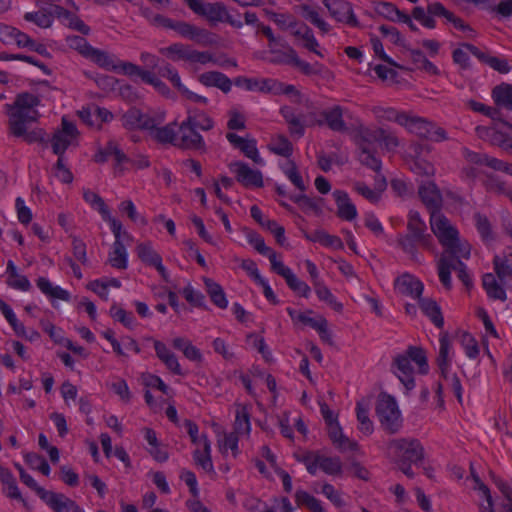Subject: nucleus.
Returning a JSON list of instances; mask_svg holds the SVG:
<instances>
[{
  "label": "nucleus",
  "instance_id": "nucleus-1",
  "mask_svg": "<svg viewBox=\"0 0 512 512\" xmlns=\"http://www.w3.org/2000/svg\"><path fill=\"white\" fill-rule=\"evenodd\" d=\"M430 226L433 234L445 248L443 253L455 258L468 259L470 257V245L467 242L460 241L458 230L451 225L443 214L432 212L430 215Z\"/></svg>",
  "mask_w": 512,
  "mask_h": 512
},
{
  "label": "nucleus",
  "instance_id": "nucleus-2",
  "mask_svg": "<svg viewBox=\"0 0 512 512\" xmlns=\"http://www.w3.org/2000/svg\"><path fill=\"white\" fill-rule=\"evenodd\" d=\"M398 246L412 259L417 257V247L433 251L434 240L430 233L427 232L426 223L421 219L417 211H410L407 220V233L400 234L397 237Z\"/></svg>",
  "mask_w": 512,
  "mask_h": 512
},
{
  "label": "nucleus",
  "instance_id": "nucleus-3",
  "mask_svg": "<svg viewBox=\"0 0 512 512\" xmlns=\"http://www.w3.org/2000/svg\"><path fill=\"white\" fill-rule=\"evenodd\" d=\"M394 121L421 139L433 142H442L448 139L447 132L442 127L426 118L405 112H395Z\"/></svg>",
  "mask_w": 512,
  "mask_h": 512
},
{
  "label": "nucleus",
  "instance_id": "nucleus-4",
  "mask_svg": "<svg viewBox=\"0 0 512 512\" xmlns=\"http://www.w3.org/2000/svg\"><path fill=\"white\" fill-rule=\"evenodd\" d=\"M412 16L422 26L428 29H434L436 27L435 17H443L459 30L472 31L468 24H465L461 18L447 10L440 2L429 3L426 9L421 6H416L412 9Z\"/></svg>",
  "mask_w": 512,
  "mask_h": 512
},
{
  "label": "nucleus",
  "instance_id": "nucleus-5",
  "mask_svg": "<svg viewBox=\"0 0 512 512\" xmlns=\"http://www.w3.org/2000/svg\"><path fill=\"white\" fill-rule=\"evenodd\" d=\"M388 454L394 463L420 465L425 458V449L416 438H397L389 441Z\"/></svg>",
  "mask_w": 512,
  "mask_h": 512
},
{
  "label": "nucleus",
  "instance_id": "nucleus-6",
  "mask_svg": "<svg viewBox=\"0 0 512 512\" xmlns=\"http://www.w3.org/2000/svg\"><path fill=\"white\" fill-rule=\"evenodd\" d=\"M40 104L38 96L28 92L18 94L13 104H6L9 121L15 127V133L20 134L19 123L21 120L37 121L40 114L36 107Z\"/></svg>",
  "mask_w": 512,
  "mask_h": 512
},
{
  "label": "nucleus",
  "instance_id": "nucleus-7",
  "mask_svg": "<svg viewBox=\"0 0 512 512\" xmlns=\"http://www.w3.org/2000/svg\"><path fill=\"white\" fill-rule=\"evenodd\" d=\"M184 3L198 16L205 18L211 25L226 22L232 27L241 28L243 23L229 14L222 2L208 3L203 0H183Z\"/></svg>",
  "mask_w": 512,
  "mask_h": 512
},
{
  "label": "nucleus",
  "instance_id": "nucleus-8",
  "mask_svg": "<svg viewBox=\"0 0 512 512\" xmlns=\"http://www.w3.org/2000/svg\"><path fill=\"white\" fill-rule=\"evenodd\" d=\"M376 413L382 428L389 434L397 433L402 427L401 413L396 400L387 394L380 396Z\"/></svg>",
  "mask_w": 512,
  "mask_h": 512
},
{
  "label": "nucleus",
  "instance_id": "nucleus-9",
  "mask_svg": "<svg viewBox=\"0 0 512 512\" xmlns=\"http://www.w3.org/2000/svg\"><path fill=\"white\" fill-rule=\"evenodd\" d=\"M321 119H314L308 123L309 126L326 125L334 132L345 133L348 127L344 121V116H349V111L340 105H334L323 110L320 113Z\"/></svg>",
  "mask_w": 512,
  "mask_h": 512
},
{
  "label": "nucleus",
  "instance_id": "nucleus-10",
  "mask_svg": "<svg viewBox=\"0 0 512 512\" xmlns=\"http://www.w3.org/2000/svg\"><path fill=\"white\" fill-rule=\"evenodd\" d=\"M329 14L337 22L351 27H359L360 23L353 12L352 4L346 0H323Z\"/></svg>",
  "mask_w": 512,
  "mask_h": 512
},
{
  "label": "nucleus",
  "instance_id": "nucleus-11",
  "mask_svg": "<svg viewBox=\"0 0 512 512\" xmlns=\"http://www.w3.org/2000/svg\"><path fill=\"white\" fill-rule=\"evenodd\" d=\"M229 168L233 173H235L237 182H239L244 187H263V175L260 170L251 169L248 164L241 161L231 163Z\"/></svg>",
  "mask_w": 512,
  "mask_h": 512
},
{
  "label": "nucleus",
  "instance_id": "nucleus-12",
  "mask_svg": "<svg viewBox=\"0 0 512 512\" xmlns=\"http://www.w3.org/2000/svg\"><path fill=\"white\" fill-rule=\"evenodd\" d=\"M280 113L289 126V132L291 135H295L298 138L302 137L305 133V126H309L308 123L314 119H318L315 112H310L307 115L296 114L294 109L289 106H284L280 109Z\"/></svg>",
  "mask_w": 512,
  "mask_h": 512
},
{
  "label": "nucleus",
  "instance_id": "nucleus-13",
  "mask_svg": "<svg viewBox=\"0 0 512 512\" xmlns=\"http://www.w3.org/2000/svg\"><path fill=\"white\" fill-rule=\"evenodd\" d=\"M177 147L185 150L206 151V144L198 130L183 121L179 125Z\"/></svg>",
  "mask_w": 512,
  "mask_h": 512
},
{
  "label": "nucleus",
  "instance_id": "nucleus-14",
  "mask_svg": "<svg viewBox=\"0 0 512 512\" xmlns=\"http://www.w3.org/2000/svg\"><path fill=\"white\" fill-rule=\"evenodd\" d=\"M43 500L54 512H84V510L72 499L62 493L40 490Z\"/></svg>",
  "mask_w": 512,
  "mask_h": 512
},
{
  "label": "nucleus",
  "instance_id": "nucleus-15",
  "mask_svg": "<svg viewBox=\"0 0 512 512\" xmlns=\"http://www.w3.org/2000/svg\"><path fill=\"white\" fill-rule=\"evenodd\" d=\"M418 194L425 206L432 212H440L442 196L432 181L425 182L419 186Z\"/></svg>",
  "mask_w": 512,
  "mask_h": 512
},
{
  "label": "nucleus",
  "instance_id": "nucleus-16",
  "mask_svg": "<svg viewBox=\"0 0 512 512\" xmlns=\"http://www.w3.org/2000/svg\"><path fill=\"white\" fill-rule=\"evenodd\" d=\"M393 365L397 368L395 374L405 386L406 390H412L415 387V379L409 358L404 354H399L394 358Z\"/></svg>",
  "mask_w": 512,
  "mask_h": 512
},
{
  "label": "nucleus",
  "instance_id": "nucleus-17",
  "mask_svg": "<svg viewBox=\"0 0 512 512\" xmlns=\"http://www.w3.org/2000/svg\"><path fill=\"white\" fill-rule=\"evenodd\" d=\"M395 288L400 294L417 298L419 300L424 286L423 283L414 276L404 274L396 279Z\"/></svg>",
  "mask_w": 512,
  "mask_h": 512
},
{
  "label": "nucleus",
  "instance_id": "nucleus-18",
  "mask_svg": "<svg viewBox=\"0 0 512 512\" xmlns=\"http://www.w3.org/2000/svg\"><path fill=\"white\" fill-rule=\"evenodd\" d=\"M333 197L337 205V216L346 221H352L357 216L356 206L351 202L349 195L343 190H335Z\"/></svg>",
  "mask_w": 512,
  "mask_h": 512
},
{
  "label": "nucleus",
  "instance_id": "nucleus-19",
  "mask_svg": "<svg viewBox=\"0 0 512 512\" xmlns=\"http://www.w3.org/2000/svg\"><path fill=\"white\" fill-rule=\"evenodd\" d=\"M35 121H26L21 120L19 123L20 134L15 133V127L12 124V121H9V129L13 136L22 137L23 140L29 144L31 143H42L45 141L46 132L42 128H34L32 130H28L29 126Z\"/></svg>",
  "mask_w": 512,
  "mask_h": 512
},
{
  "label": "nucleus",
  "instance_id": "nucleus-20",
  "mask_svg": "<svg viewBox=\"0 0 512 512\" xmlns=\"http://www.w3.org/2000/svg\"><path fill=\"white\" fill-rule=\"evenodd\" d=\"M198 80L206 87H217L224 93H228L232 87V81L223 73L209 71L199 75Z\"/></svg>",
  "mask_w": 512,
  "mask_h": 512
},
{
  "label": "nucleus",
  "instance_id": "nucleus-21",
  "mask_svg": "<svg viewBox=\"0 0 512 512\" xmlns=\"http://www.w3.org/2000/svg\"><path fill=\"white\" fill-rule=\"evenodd\" d=\"M482 185L488 193H492L498 196L502 195L508 198L512 190L511 185L493 173L485 174L482 180Z\"/></svg>",
  "mask_w": 512,
  "mask_h": 512
},
{
  "label": "nucleus",
  "instance_id": "nucleus-22",
  "mask_svg": "<svg viewBox=\"0 0 512 512\" xmlns=\"http://www.w3.org/2000/svg\"><path fill=\"white\" fill-rule=\"evenodd\" d=\"M154 348L157 357L166 365L170 371L176 375H183L177 357L167 348L163 342L155 340Z\"/></svg>",
  "mask_w": 512,
  "mask_h": 512
},
{
  "label": "nucleus",
  "instance_id": "nucleus-23",
  "mask_svg": "<svg viewBox=\"0 0 512 512\" xmlns=\"http://www.w3.org/2000/svg\"><path fill=\"white\" fill-rule=\"evenodd\" d=\"M437 268L440 282L447 290H450L452 288L451 271L456 268L455 257L442 253L437 262Z\"/></svg>",
  "mask_w": 512,
  "mask_h": 512
},
{
  "label": "nucleus",
  "instance_id": "nucleus-24",
  "mask_svg": "<svg viewBox=\"0 0 512 512\" xmlns=\"http://www.w3.org/2000/svg\"><path fill=\"white\" fill-rule=\"evenodd\" d=\"M176 122L169 123L165 126L155 125L149 132V136L160 144H173L177 146L178 138L176 137Z\"/></svg>",
  "mask_w": 512,
  "mask_h": 512
},
{
  "label": "nucleus",
  "instance_id": "nucleus-25",
  "mask_svg": "<svg viewBox=\"0 0 512 512\" xmlns=\"http://www.w3.org/2000/svg\"><path fill=\"white\" fill-rule=\"evenodd\" d=\"M203 281L205 284L206 292L212 303L220 309H226L228 306V301L221 285L208 277H204Z\"/></svg>",
  "mask_w": 512,
  "mask_h": 512
},
{
  "label": "nucleus",
  "instance_id": "nucleus-26",
  "mask_svg": "<svg viewBox=\"0 0 512 512\" xmlns=\"http://www.w3.org/2000/svg\"><path fill=\"white\" fill-rule=\"evenodd\" d=\"M201 439L203 440V451L196 449L193 452V459L195 464L200 466L203 470L212 472L214 467L211 458V443L206 434H202Z\"/></svg>",
  "mask_w": 512,
  "mask_h": 512
},
{
  "label": "nucleus",
  "instance_id": "nucleus-27",
  "mask_svg": "<svg viewBox=\"0 0 512 512\" xmlns=\"http://www.w3.org/2000/svg\"><path fill=\"white\" fill-rule=\"evenodd\" d=\"M418 301L422 312L430 318L437 328H442L444 325V318L437 302L430 298H420Z\"/></svg>",
  "mask_w": 512,
  "mask_h": 512
},
{
  "label": "nucleus",
  "instance_id": "nucleus-28",
  "mask_svg": "<svg viewBox=\"0 0 512 512\" xmlns=\"http://www.w3.org/2000/svg\"><path fill=\"white\" fill-rule=\"evenodd\" d=\"M305 238L311 242H318L325 247H330L336 250L343 249L344 245L342 240L335 235H330L324 230H315L312 233H305Z\"/></svg>",
  "mask_w": 512,
  "mask_h": 512
},
{
  "label": "nucleus",
  "instance_id": "nucleus-29",
  "mask_svg": "<svg viewBox=\"0 0 512 512\" xmlns=\"http://www.w3.org/2000/svg\"><path fill=\"white\" fill-rule=\"evenodd\" d=\"M463 156L471 164L480 165V166L484 165V166H487L495 171H497L501 165L500 159L491 157L485 153L474 152L467 148L463 149Z\"/></svg>",
  "mask_w": 512,
  "mask_h": 512
},
{
  "label": "nucleus",
  "instance_id": "nucleus-30",
  "mask_svg": "<svg viewBox=\"0 0 512 512\" xmlns=\"http://www.w3.org/2000/svg\"><path fill=\"white\" fill-rule=\"evenodd\" d=\"M114 156L117 164H121L128 160L125 153L119 148L118 144L110 140L103 149H99L94 156V160L98 163H104L108 157Z\"/></svg>",
  "mask_w": 512,
  "mask_h": 512
},
{
  "label": "nucleus",
  "instance_id": "nucleus-31",
  "mask_svg": "<svg viewBox=\"0 0 512 512\" xmlns=\"http://www.w3.org/2000/svg\"><path fill=\"white\" fill-rule=\"evenodd\" d=\"M160 53L172 61L183 60L190 62L192 48L183 43H173L167 47L161 48Z\"/></svg>",
  "mask_w": 512,
  "mask_h": 512
},
{
  "label": "nucleus",
  "instance_id": "nucleus-32",
  "mask_svg": "<svg viewBox=\"0 0 512 512\" xmlns=\"http://www.w3.org/2000/svg\"><path fill=\"white\" fill-rule=\"evenodd\" d=\"M491 96L498 107L512 110V85L501 83L492 89Z\"/></svg>",
  "mask_w": 512,
  "mask_h": 512
},
{
  "label": "nucleus",
  "instance_id": "nucleus-33",
  "mask_svg": "<svg viewBox=\"0 0 512 512\" xmlns=\"http://www.w3.org/2000/svg\"><path fill=\"white\" fill-rule=\"evenodd\" d=\"M290 199L304 212H314L316 215L322 214L323 198H311L305 194H299L290 195Z\"/></svg>",
  "mask_w": 512,
  "mask_h": 512
},
{
  "label": "nucleus",
  "instance_id": "nucleus-34",
  "mask_svg": "<svg viewBox=\"0 0 512 512\" xmlns=\"http://www.w3.org/2000/svg\"><path fill=\"white\" fill-rule=\"evenodd\" d=\"M87 58L96 63L101 68L111 71H118V60L115 56L110 55L106 51L93 47Z\"/></svg>",
  "mask_w": 512,
  "mask_h": 512
},
{
  "label": "nucleus",
  "instance_id": "nucleus-35",
  "mask_svg": "<svg viewBox=\"0 0 512 512\" xmlns=\"http://www.w3.org/2000/svg\"><path fill=\"white\" fill-rule=\"evenodd\" d=\"M184 121L197 130L209 131L214 127L213 119L200 110L189 111Z\"/></svg>",
  "mask_w": 512,
  "mask_h": 512
},
{
  "label": "nucleus",
  "instance_id": "nucleus-36",
  "mask_svg": "<svg viewBox=\"0 0 512 512\" xmlns=\"http://www.w3.org/2000/svg\"><path fill=\"white\" fill-rule=\"evenodd\" d=\"M494 270L500 281L512 278V250L503 257L496 255L493 259Z\"/></svg>",
  "mask_w": 512,
  "mask_h": 512
},
{
  "label": "nucleus",
  "instance_id": "nucleus-37",
  "mask_svg": "<svg viewBox=\"0 0 512 512\" xmlns=\"http://www.w3.org/2000/svg\"><path fill=\"white\" fill-rule=\"evenodd\" d=\"M108 262L117 269L124 270L127 268V251L122 241H114Z\"/></svg>",
  "mask_w": 512,
  "mask_h": 512
},
{
  "label": "nucleus",
  "instance_id": "nucleus-38",
  "mask_svg": "<svg viewBox=\"0 0 512 512\" xmlns=\"http://www.w3.org/2000/svg\"><path fill=\"white\" fill-rule=\"evenodd\" d=\"M300 11L303 18L308 20L311 24L316 26L322 33H328L330 31V25L324 21L316 9L308 4L300 5Z\"/></svg>",
  "mask_w": 512,
  "mask_h": 512
},
{
  "label": "nucleus",
  "instance_id": "nucleus-39",
  "mask_svg": "<svg viewBox=\"0 0 512 512\" xmlns=\"http://www.w3.org/2000/svg\"><path fill=\"white\" fill-rule=\"evenodd\" d=\"M250 430V413L246 406L239 405L235 414L234 432L239 435H249Z\"/></svg>",
  "mask_w": 512,
  "mask_h": 512
},
{
  "label": "nucleus",
  "instance_id": "nucleus-40",
  "mask_svg": "<svg viewBox=\"0 0 512 512\" xmlns=\"http://www.w3.org/2000/svg\"><path fill=\"white\" fill-rule=\"evenodd\" d=\"M375 11L378 15L386 18L391 22H399L404 15V12L401 11L394 3L380 1L375 6Z\"/></svg>",
  "mask_w": 512,
  "mask_h": 512
},
{
  "label": "nucleus",
  "instance_id": "nucleus-41",
  "mask_svg": "<svg viewBox=\"0 0 512 512\" xmlns=\"http://www.w3.org/2000/svg\"><path fill=\"white\" fill-rule=\"evenodd\" d=\"M440 342V348H439V355L437 357V364L440 369L442 377L447 379L448 374V368H449V360H448V354L450 350V341L448 339L447 334H444L439 339Z\"/></svg>",
  "mask_w": 512,
  "mask_h": 512
},
{
  "label": "nucleus",
  "instance_id": "nucleus-42",
  "mask_svg": "<svg viewBox=\"0 0 512 512\" xmlns=\"http://www.w3.org/2000/svg\"><path fill=\"white\" fill-rule=\"evenodd\" d=\"M409 360L415 362L419 367V372L421 374H427L429 371V365L427 361V356L425 350L419 346H409L406 350L405 354Z\"/></svg>",
  "mask_w": 512,
  "mask_h": 512
},
{
  "label": "nucleus",
  "instance_id": "nucleus-43",
  "mask_svg": "<svg viewBox=\"0 0 512 512\" xmlns=\"http://www.w3.org/2000/svg\"><path fill=\"white\" fill-rule=\"evenodd\" d=\"M359 161L362 165L370 168L376 173L381 171L382 162L375 156L374 149L368 145H363L362 149H360Z\"/></svg>",
  "mask_w": 512,
  "mask_h": 512
},
{
  "label": "nucleus",
  "instance_id": "nucleus-44",
  "mask_svg": "<svg viewBox=\"0 0 512 512\" xmlns=\"http://www.w3.org/2000/svg\"><path fill=\"white\" fill-rule=\"evenodd\" d=\"M320 453L318 451H303L301 453H294L296 461L303 463L309 474L315 475L318 470Z\"/></svg>",
  "mask_w": 512,
  "mask_h": 512
},
{
  "label": "nucleus",
  "instance_id": "nucleus-45",
  "mask_svg": "<svg viewBox=\"0 0 512 512\" xmlns=\"http://www.w3.org/2000/svg\"><path fill=\"white\" fill-rule=\"evenodd\" d=\"M164 122V114L143 113L140 110V116L137 117V130L147 131L148 133L155 125H161Z\"/></svg>",
  "mask_w": 512,
  "mask_h": 512
},
{
  "label": "nucleus",
  "instance_id": "nucleus-46",
  "mask_svg": "<svg viewBox=\"0 0 512 512\" xmlns=\"http://www.w3.org/2000/svg\"><path fill=\"white\" fill-rule=\"evenodd\" d=\"M318 469H321L328 475H340L342 472V463L339 457H327L320 454Z\"/></svg>",
  "mask_w": 512,
  "mask_h": 512
},
{
  "label": "nucleus",
  "instance_id": "nucleus-47",
  "mask_svg": "<svg viewBox=\"0 0 512 512\" xmlns=\"http://www.w3.org/2000/svg\"><path fill=\"white\" fill-rule=\"evenodd\" d=\"M314 289L319 300L326 302L335 311L339 312L343 309V305L336 300L330 289L322 282L316 281Z\"/></svg>",
  "mask_w": 512,
  "mask_h": 512
},
{
  "label": "nucleus",
  "instance_id": "nucleus-48",
  "mask_svg": "<svg viewBox=\"0 0 512 512\" xmlns=\"http://www.w3.org/2000/svg\"><path fill=\"white\" fill-rule=\"evenodd\" d=\"M137 255L147 265L154 266L162 261V257L152 248L150 243H140L136 248Z\"/></svg>",
  "mask_w": 512,
  "mask_h": 512
},
{
  "label": "nucleus",
  "instance_id": "nucleus-49",
  "mask_svg": "<svg viewBox=\"0 0 512 512\" xmlns=\"http://www.w3.org/2000/svg\"><path fill=\"white\" fill-rule=\"evenodd\" d=\"M295 500L298 505L307 507L310 512H324L321 502L306 491L297 490Z\"/></svg>",
  "mask_w": 512,
  "mask_h": 512
},
{
  "label": "nucleus",
  "instance_id": "nucleus-50",
  "mask_svg": "<svg viewBox=\"0 0 512 512\" xmlns=\"http://www.w3.org/2000/svg\"><path fill=\"white\" fill-rule=\"evenodd\" d=\"M381 138H383V129L382 128L361 129L360 135H359V141H358L359 149H362L363 145H368L369 147H372V145L374 143L380 142Z\"/></svg>",
  "mask_w": 512,
  "mask_h": 512
},
{
  "label": "nucleus",
  "instance_id": "nucleus-51",
  "mask_svg": "<svg viewBox=\"0 0 512 512\" xmlns=\"http://www.w3.org/2000/svg\"><path fill=\"white\" fill-rule=\"evenodd\" d=\"M475 225L484 241H491L494 239L492 226L486 215L481 213L474 214Z\"/></svg>",
  "mask_w": 512,
  "mask_h": 512
},
{
  "label": "nucleus",
  "instance_id": "nucleus-52",
  "mask_svg": "<svg viewBox=\"0 0 512 512\" xmlns=\"http://www.w3.org/2000/svg\"><path fill=\"white\" fill-rule=\"evenodd\" d=\"M25 461L32 469L40 471L43 475L50 474V466L42 455L33 452L27 453Z\"/></svg>",
  "mask_w": 512,
  "mask_h": 512
},
{
  "label": "nucleus",
  "instance_id": "nucleus-53",
  "mask_svg": "<svg viewBox=\"0 0 512 512\" xmlns=\"http://www.w3.org/2000/svg\"><path fill=\"white\" fill-rule=\"evenodd\" d=\"M66 44L69 48L78 51L82 56L86 58L88 57L90 51L93 48L84 37L77 35L67 36Z\"/></svg>",
  "mask_w": 512,
  "mask_h": 512
},
{
  "label": "nucleus",
  "instance_id": "nucleus-54",
  "mask_svg": "<svg viewBox=\"0 0 512 512\" xmlns=\"http://www.w3.org/2000/svg\"><path fill=\"white\" fill-rule=\"evenodd\" d=\"M73 140L74 139L69 136L55 132L50 141L53 153L58 155V157H64L65 151L72 144Z\"/></svg>",
  "mask_w": 512,
  "mask_h": 512
},
{
  "label": "nucleus",
  "instance_id": "nucleus-55",
  "mask_svg": "<svg viewBox=\"0 0 512 512\" xmlns=\"http://www.w3.org/2000/svg\"><path fill=\"white\" fill-rule=\"evenodd\" d=\"M285 281L288 287L301 297L308 298L311 292L310 287L302 280H300L293 272L289 274Z\"/></svg>",
  "mask_w": 512,
  "mask_h": 512
},
{
  "label": "nucleus",
  "instance_id": "nucleus-56",
  "mask_svg": "<svg viewBox=\"0 0 512 512\" xmlns=\"http://www.w3.org/2000/svg\"><path fill=\"white\" fill-rule=\"evenodd\" d=\"M357 420L359 421V430L365 435H371L374 428L373 423L368 416V410L362 406L361 403H357L356 406Z\"/></svg>",
  "mask_w": 512,
  "mask_h": 512
},
{
  "label": "nucleus",
  "instance_id": "nucleus-57",
  "mask_svg": "<svg viewBox=\"0 0 512 512\" xmlns=\"http://www.w3.org/2000/svg\"><path fill=\"white\" fill-rule=\"evenodd\" d=\"M110 316L115 320L122 323L125 327L132 329L134 326L135 318L132 312H127L126 310L118 307L115 303L110 308Z\"/></svg>",
  "mask_w": 512,
  "mask_h": 512
},
{
  "label": "nucleus",
  "instance_id": "nucleus-58",
  "mask_svg": "<svg viewBox=\"0 0 512 512\" xmlns=\"http://www.w3.org/2000/svg\"><path fill=\"white\" fill-rule=\"evenodd\" d=\"M24 19L28 22L35 23L38 27L49 28L52 25V14L44 12H27L24 14Z\"/></svg>",
  "mask_w": 512,
  "mask_h": 512
},
{
  "label": "nucleus",
  "instance_id": "nucleus-59",
  "mask_svg": "<svg viewBox=\"0 0 512 512\" xmlns=\"http://www.w3.org/2000/svg\"><path fill=\"white\" fill-rule=\"evenodd\" d=\"M411 170L417 174V175H421V176H427V177H431V176H434L435 174V167L434 165L421 158V157H416L411 165Z\"/></svg>",
  "mask_w": 512,
  "mask_h": 512
},
{
  "label": "nucleus",
  "instance_id": "nucleus-60",
  "mask_svg": "<svg viewBox=\"0 0 512 512\" xmlns=\"http://www.w3.org/2000/svg\"><path fill=\"white\" fill-rule=\"evenodd\" d=\"M83 198L92 207L96 208L102 217L110 212L104 200L97 193L90 190H85L83 193Z\"/></svg>",
  "mask_w": 512,
  "mask_h": 512
},
{
  "label": "nucleus",
  "instance_id": "nucleus-61",
  "mask_svg": "<svg viewBox=\"0 0 512 512\" xmlns=\"http://www.w3.org/2000/svg\"><path fill=\"white\" fill-rule=\"evenodd\" d=\"M482 63L490 66L492 69L501 74H507L511 70V66L509 65L507 59L490 56L488 54L485 55Z\"/></svg>",
  "mask_w": 512,
  "mask_h": 512
},
{
  "label": "nucleus",
  "instance_id": "nucleus-62",
  "mask_svg": "<svg viewBox=\"0 0 512 512\" xmlns=\"http://www.w3.org/2000/svg\"><path fill=\"white\" fill-rule=\"evenodd\" d=\"M270 150L277 155L289 157L293 152V147L287 137L279 135Z\"/></svg>",
  "mask_w": 512,
  "mask_h": 512
},
{
  "label": "nucleus",
  "instance_id": "nucleus-63",
  "mask_svg": "<svg viewBox=\"0 0 512 512\" xmlns=\"http://www.w3.org/2000/svg\"><path fill=\"white\" fill-rule=\"evenodd\" d=\"M353 188L357 193H359L371 203H377L381 199L380 192L376 191L375 189H371L364 182H355Z\"/></svg>",
  "mask_w": 512,
  "mask_h": 512
},
{
  "label": "nucleus",
  "instance_id": "nucleus-64",
  "mask_svg": "<svg viewBox=\"0 0 512 512\" xmlns=\"http://www.w3.org/2000/svg\"><path fill=\"white\" fill-rule=\"evenodd\" d=\"M182 294L187 302L196 307L205 306V296L200 292L194 290L190 285L186 286L182 290Z\"/></svg>",
  "mask_w": 512,
  "mask_h": 512
}]
</instances>
